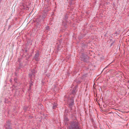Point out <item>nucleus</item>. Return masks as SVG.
I'll return each mask as SVG.
<instances>
[{
	"label": "nucleus",
	"instance_id": "obj_1",
	"mask_svg": "<svg viewBox=\"0 0 129 129\" xmlns=\"http://www.w3.org/2000/svg\"><path fill=\"white\" fill-rule=\"evenodd\" d=\"M70 129H79L77 122H73L69 127Z\"/></svg>",
	"mask_w": 129,
	"mask_h": 129
},
{
	"label": "nucleus",
	"instance_id": "obj_2",
	"mask_svg": "<svg viewBox=\"0 0 129 129\" xmlns=\"http://www.w3.org/2000/svg\"><path fill=\"white\" fill-rule=\"evenodd\" d=\"M39 56V54L38 52L35 55L34 58L36 60H38V58Z\"/></svg>",
	"mask_w": 129,
	"mask_h": 129
},
{
	"label": "nucleus",
	"instance_id": "obj_3",
	"mask_svg": "<svg viewBox=\"0 0 129 129\" xmlns=\"http://www.w3.org/2000/svg\"><path fill=\"white\" fill-rule=\"evenodd\" d=\"M57 106V104L56 103H54L53 104V109H55L56 107Z\"/></svg>",
	"mask_w": 129,
	"mask_h": 129
},
{
	"label": "nucleus",
	"instance_id": "obj_4",
	"mask_svg": "<svg viewBox=\"0 0 129 129\" xmlns=\"http://www.w3.org/2000/svg\"><path fill=\"white\" fill-rule=\"evenodd\" d=\"M34 72L33 73V72L32 73V74L31 75L30 74H29V75H31V76H32V77H34L35 76V75H34V71H33Z\"/></svg>",
	"mask_w": 129,
	"mask_h": 129
},
{
	"label": "nucleus",
	"instance_id": "obj_5",
	"mask_svg": "<svg viewBox=\"0 0 129 129\" xmlns=\"http://www.w3.org/2000/svg\"><path fill=\"white\" fill-rule=\"evenodd\" d=\"M5 127L7 128H9L8 127V126L7 127V126H5Z\"/></svg>",
	"mask_w": 129,
	"mask_h": 129
}]
</instances>
